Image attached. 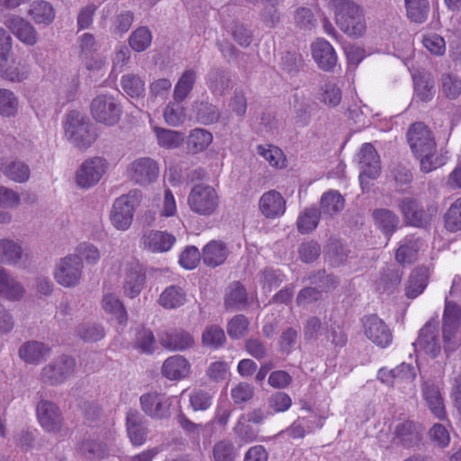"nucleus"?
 Segmentation results:
<instances>
[{
    "label": "nucleus",
    "mask_w": 461,
    "mask_h": 461,
    "mask_svg": "<svg viewBox=\"0 0 461 461\" xmlns=\"http://www.w3.org/2000/svg\"><path fill=\"white\" fill-rule=\"evenodd\" d=\"M407 142L423 173H430L447 163L443 149H438L431 130L422 122L412 123L406 134Z\"/></svg>",
    "instance_id": "nucleus-1"
},
{
    "label": "nucleus",
    "mask_w": 461,
    "mask_h": 461,
    "mask_svg": "<svg viewBox=\"0 0 461 461\" xmlns=\"http://www.w3.org/2000/svg\"><path fill=\"white\" fill-rule=\"evenodd\" d=\"M328 8L337 26L348 37L358 39L366 34L367 25L363 5L354 0H330Z\"/></svg>",
    "instance_id": "nucleus-2"
},
{
    "label": "nucleus",
    "mask_w": 461,
    "mask_h": 461,
    "mask_svg": "<svg viewBox=\"0 0 461 461\" xmlns=\"http://www.w3.org/2000/svg\"><path fill=\"white\" fill-rule=\"evenodd\" d=\"M114 272L119 271L122 276V293L129 298L137 297L146 284V270L135 258H127L122 260L112 259L106 262Z\"/></svg>",
    "instance_id": "nucleus-3"
},
{
    "label": "nucleus",
    "mask_w": 461,
    "mask_h": 461,
    "mask_svg": "<svg viewBox=\"0 0 461 461\" xmlns=\"http://www.w3.org/2000/svg\"><path fill=\"white\" fill-rule=\"evenodd\" d=\"M64 133L68 141L81 150L87 149L96 140L90 120L77 111L68 113L64 122Z\"/></svg>",
    "instance_id": "nucleus-4"
},
{
    "label": "nucleus",
    "mask_w": 461,
    "mask_h": 461,
    "mask_svg": "<svg viewBox=\"0 0 461 461\" xmlns=\"http://www.w3.org/2000/svg\"><path fill=\"white\" fill-rule=\"evenodd\" d=\"M76 359L68 355L53 358L42 366L39 374L41 384L49 386H59L73 376L76 371Z\"/></svg>",
    "instance_id": "nucleus-5"
},
{
    "label": "nucleus",
    "mask_w": 461,
    "mask_h": 461,
    "mask_svg": "<svg viewBox=\"0 0 461 461\" xmlns=\"http://www.w3.org/2000/svg\"><path fill=\"white\" fill-rule=\"evenodd\" d=\"M90 113L96 122L111 127L120 122L122 106L114 95L104 93L93 98Z\"/></svg>",
    "instance_id": "nucleus-6"
},
{
    "label": "nucleus",
    "mask_w": 461,
    "mask_h": 461,
    "mask_svg": "<svg viewBox=\"0 0 461 461\" xmlns=\"http://www.w3.org/2000/svg\"><path fill=\"white\" fill-rule=\"evenodd\" d=\"M140 198V191L131 190L114 201L111 212V221L115 229L125 230L131 226L134 209L139 205Z\"/></svg>",
    "instance_id": "nucleus-7"
},
{
    "label": "nucleus",
    "mask_w": 461,
    "mask_h": 461,
    "mask_svg": "<svg viewBox=\"0 0 461 461\" xmlns=\"http://www.w3.org/2000/svg\"><path fill=\"white\" fill-rule=\"evenodd\" d=\"M36 417L45 432L61 435L65 431L62 411L52 401L41 399L36 404Z\"/></svg>",
    "instance_id": "nucleus-8"
},
{
    "label": "nucleus",
    "mask_w": 461,
    "mask_h": 461,
    "mask_svg": "<svg viewBox=\"0 0 461 461\" xmlns=\"http://www.w3.org/2000/svg\"><path fill=\"white\" fill-rule=\"evenodd\" d=\"M83 263L77 255H68L56 264L53 276L56 282L65 288L77 286L83 277Z\"/></svg>",
    "instance_id": "nucleus-9"
},
{
    "label": "nucleus",
    "mask_w": 461,
    "mask_h": 461,
    "mask_svg": "<svg viewBox=\"0 0 461 461\" xmlns=\"http://www.w3.org/2000/svg\"><path fill=\"white\" fill-rule=\"evenodd\" d=\"M191 210L200 215L212 214L219 205L216 190L207 184L194 185L187 198Z\"/></svg>",
    "instance_id": "nucleus-10"
},
{
    "label": "nucleus",
    "mask_w": 461,
    "mask_h": 461,
    "mask_svg": "<svg viewBox=\"0 0 461 461\" xmlns=\"http://www.w3.org/2000/svg\"><path fill=\"white\" fill-rule=\"evenodd\" d=\"M108 168V162L102 157H92L82 162L75 174V182L80 187L87 189L95 185Z\"/></svg>",
    "instance_id": "nucleus-11"
},
{
    "label": "nucleus",
    "mask_w": 461,
    "mask_h": 461,
    "mask_svg": "<svg viewBox=\"0 0 461 461\" xmlns=\"http://www.w3.org/2000/svg\"><path fill=\"white\" fill-rule=\"evenodd\" d=\"M142 411L151 419L162 420L170 415L172 398L165 393L149 392L140 397Z\"/></svg>",
    "instance_id": "nucleus-12"
},
{
    "label": "nucleus",
    "mask_w": 461,
    "mask_h": 461,
    "mask_svg": "<svg viewBox=\"0 0 461 461\" xmlns=\"http://www.w3.org/2000/svg\"><path fill=\"white\" fill-rule=\"evenodd\" d=\"M461 321V308L456 303L446 299L443 313V339L445 348L453 351L457 344L453 340L459 328Z\"/></svg>",
    "instance_id": "nucleus-13"
},
{
    "label": "nucleus",
    "mask_w": 461,
    "mask_h": 461,
    "mask_svg": "<svg viewBox=\"0 0 461 461\" xmlns=\"http://www.w3.org/2000/svg\"><path fill=\"white\" fill-rule=\"evenodd\" d=\"M358 163L361 169L359 181L361 185L367 184L369 179L376 178L381 172L380 157L370 143L362 145L358 152Z\"/></svg>",
    "instance_id": "nucleus-14"
},
{
    "label": "nucleus",
    "mask_w": 461,
    "mask_h": 461,
    "mask_svg": "<svg viewBox=\"0 0 461 461\" xmlns=\"http://www.w3.org/2000/svg\"><path fill=\"white\" fill-rule=\"evenodd\" d=\"M362 322L365 336L374 344L383 348L391 345L393 333L382 319L376 315H369Z\"/></svg>",
    "instance_id": "nucleus-15"
},
{
    "label": "nucleus",
    "mask_w": 461,
    "mask_h": 461,
    "mask_svg": "<svg viewBox=\"0 0 461 461\" xmlns=\"http://www.w3.org/2000/svg\"><path fill=\"white\" fill-rule=\"evenodd\" d=\"M80 59L88 70H100L105 64L104 59L94 55L99 50V44L94 34L85 32L77 41Z\"/></svg>",
    "instance_id": "nucleus-16"
},
{
    "label": "nucleus",
    "mask_w": 461,
    "mask_h": 461,
    "mask_svg": "<svg viewBox=\"0 0 461 461\" xmlns=\"http://www.w3.org/2000/svg\"><path fill=\"white\" fill-rule=\"evenodd\" d=\"M158 172L157 162L150 158H136L128 167L131 179L142 185L154 182L158 178Z\"/></svg>",
    "instance_id": "nucleus-17"
},
{
    "label": "nucleus",
    "mask_w": 461,
    "mask_h": 461,
    "mask_svg": "<svg viewBox=\"0 0 461 461\" xmlns=\"http://www.w3.org/2000/svg\"><path fill=\"white\" fill-rule=\"evenodd\" d=\"M78 454L87 461H101L108 457L110 449L101 435L89 434L77 445Z\"/></svg>",
    "instance_id": "nucleus-18"
},
{
    "label": "nucleus",
    "mask_w": 461,
    "mask_h": 461,
    "mask_svg": "<svg viewBox=\"0 0 461 461\" xmlns=\"http://www.w3.org/2000/svg\"><path fill=\"white\" fill-rule=\"evenodd\" d=\"M5 25L20 41L27 46H34L39 41L36 29L28 21L19 15H7Z\"/></svg>",
    "instance_id": "nucleus-19"
},
{
    "label": "nucleus",
    "mask_w": 461,
    "mask_h": 461,
    "mask_svg": "<svg viewBox=\"0 0 461 461\" xmlns=\"http://www.w3.org/2000/svg\"><path fill=\"white\" fill-rule=\"evenodd\" d=\"M126 429L130 441L132 445H143L149 434V428L145 418L135 409H130L126 413Z\"/></svg>",
    "instance_id": "nucleus-20"
},
{
    "label": "nucleus",
    "mask_w": 461,
    "mask_h": 461,
    "mask_svg": "<svg viewBox=\"0 0 461 461\" xmlns=\"http://www.w3.org/2000/svg\"><path fill=\"white\" fill-rule=\"evenodd\" d=\"M161 346L170 351H185L194 345L193 336L182 329H171L158 335Z\"/></svg>",
    "instance_id": "nucleus-21"
},
{
    "label": "nucleus",
    "mask_w": 461,
    "mask_h": 461,
    "mask_svg": "<svg viewBox=\"0 0 461 461\" xmlns=\"http://www.w3.org/2000/svg\"><path fill=\"white\" fill-rule=\"evenodd\" d=\"M0 61V77L11 82H22L30 75V65L22 57L3 59Z\"/></svg>",
    "instance_id": "nucleus-22"
},
{
    "label": "nucleus",
    "mask_w": 461,
    "mask_h": 461,
    "mask_svg": "<svg viewBox=\"0 0 461 461\" xmlns=\"http://www.w3.org/2000/svg\"><path fill=\"white\" fill-rule=\"evenodd\" d=\"M260 212L267 219H276L285 212L286 203L282 194L270 190L264 193L258 201Z\"/></svg>",
    "instance_id": "nucleus-23"
},
{
    "label": "nucleus",
    "mask_w": 461,
    "mask_h": 461,
    "mask_svg": "<svg viewBox=\"0 0 461 461\" xmlns=\"http://www.w3.org/2000/svg\"><path fill=\"white\" fill-rule=\"evenodd\" d=\"M393 435L396 444L406 448L414 447L421 440V427L411 420H404L395 427Z\"/></svg>",
    "instance_id": "nucleus-24"
},
{
    "label": "nucleus",
    "mask_w": 461,
    "mask_h": 461,
    "mask_svg": "<svg viewBox=\"0 0 461 461\" xmlns=\"http://www.w3.org/2000/svg\"><path fill=\"white\" fill-rule=\"evenodd\" d=\"M312 54L314 61L322 70L330 71L337 64L338 59L334 48L323 39H318L312 44Z\"/></svg>",
    "instance_id": "nucleus-25"
},
{
    "label": "nucleus",
    "mask_w": 461,
    "mask_h": 461,
    "mask_svg": "<svg viewBox=\"0 0 461 461\" xmlns=\"http://www.w3.org/2000/svg\"><path fill=\"white\" fill-rule=\"evenodd\" d=\"M191 371L189 361L181 355L168 357L162 365L161 374L167 379L178 381L185 378Z\"/></svg>",
    "instance_id": "nucleus-26"
},
{
    "label": "nucleus",
    "mask_w": 461,
    "mask_h": 461,
    "mask_svg": "<svg viewBox=\"0 0 461 461\" xmlns=\"http://www.w3.org/2000/svg\"><path fill=\"white\" fill-rule=\"evenodd\" d=\"M19 357L27 364H38L50 353V348L40 341L23 343L19 348Z\"/></svg>",
    "instance_id": "nucleus-27"
},
{
    "label": "nucleus",
    "mask_w": 461,
    "mask_h": 461,
    "mask_svg": "<svg viewBox=\"0 0 461 461\" xmlns=\"http://www.w3.org/2000/svg\"><path fill=\"white\" fill-rule=\"evenodd\" d=\"M401 210L410 226L414 228L426 227L429 221V216L419 207L416 201L409 198L402 200Z\"/></svg>",
    "instance_id": "nucleus-28"
},
{
    "label": "nucleus",
    "mask_w": 461,
    "mask_h": 461,
    "mask_svg": "<svg viewBox=\"0 0 461 461\" xmlns=\"http://www.w3.org/2000/svg\"><path fill=\"white\" fill-rule=\"evenodd\" d=\"M429 273L426 267H416L412 270L405 285V295L414 299L421 294L428 285Z\"/></svg>",
    "instance_id": "nucleus-29"
},
{
    "label": "nucleus",
    "mask_w": 461,
    "mask_h": 461,
    "mask_svg": "<svg viewBox=\"0 0 461 461\" xmlns=\"http://www.w3.org/2000/svg\"><path fill=\"white\" fill-rule=\"evenodd\" d=\"M415 346L431 357H437L440 352V345L435 328L425 325L420 331Z\"/></svg>",
    "instance_id": "nucleus-30"
},
{
    "label": "nucleus",
    "mask_w": 461,
    "mask_h": 461,
    "mask_svg": "<svg viewBox=\"0 0 461 461\" xmlns=\"http://www.w3.org/2000/svg\"><path fill=\"white\" fill-rule=\"evenodd\" d=\"M24 288L12 277L8 272L0 268V296L10 300L18 301L23 298L24 294Z\"/></svg>",
    "instance_id": "nucleus-31"
},
{
    "label": "nucleus",
    "mask_w": 461,
    "mask_h": 461,
    "mask_svg": "<svg viewBox=\"0 0 461 461\" xmlns=\"http://www.w3.org/2000/svg\"><path fill=\"white\" fill-rule=\"evenodd\" d=\"M212 140V132L205 129L195 128L191 130L187 136L186 148L192 154L201 153L208 149Z\"/></svg>",
    "instance_id": "nucleus-32"
},
{
    "label": "nucleus",
    "mask_w": 461,
    "mask_h": 461,
    "mask_svg": "<svg viewBox=\"0 0 461 461\" xmlns=\"http://www.w3.org/2000/svg\"><path fill=\"white\" fill-rule=\"evenodd\" d=\"M144 246L152 252L168 251L176 241L169 232H149L143 236Z\"/></svg>",
    "instance_id": "nucleus-33"
},
{
    "label": "nucleus",
    "mask_w": 461,
    "mask_h": 461,
    "mask_svg": "<svg viewBox=\"0 0 461 461\" xmlns=\"http://www.w3.org/2000/svg\"><path fill=\"white\" fill-rule=\"evenodd\" d=\"M28 14L37 24L50 25L55 19L56 13L50 2L39 0L33 2Z\"/></svg>",
    "instance_id": "nucleus-34"
},
{
    "label": "nucleus",
    "mask_w": 461,
    "mask_h": 461,
    "mask_svg": "<svg viewBox=\"0 0 461 461\" xmlns=\"http://www.w3.org/2000/svg\"><path fill=\"white\" fill-rule=\"evenodd\" d=\"M423 395L433 415L438 420H445L447 418V412L438 388L433 384H426L423 387Z\"/></svg>",
    "instance_id": "nucleus-35"
},
{
    "label": "nucleus",
    "mask_w": 461,
    "mask_h": 461,
    "mask_svg": "<svg viewBox=\"0 0 461 461\" xmlns=\"http://www.w3.org/2000/svg\"><path fill=\"white\" fill-rule=\"evenodd\" d=\"M101 305L103 310L106 313L111 314L120 324H125L127 322V311L115 294H104L101 301Z\"/></svg>",
    "instance_id": "nucleus-36"
},
{
    "label": "nucleus",
    "mask_w": 461,
    "mask_h": 461,
    "mask_svg": "<svg viewBox=\"0 0 461 461\" xmlns=\"http://www.w3.org/2000/svg\"><path fill=\"white\" fill-rule=\"evenodd\" d=\"M228 250L225 245L220 241H211L203 249L202 258L203 263L212 267L221 265L227 258Z\"/></svg>",
    "instance_id": "nucleus-37"
},
{
    "label": "nucleus",
    "mask_w": 461,
    "mask_h": 461,
    "mask_svg": "<svg viewBox=\"0 0 461 461\" xmlns=\"http://www.w3.org/2000/svg\"><path fill=\"white\" fill-rule=\"evenodd\" d=\"M186 301L185 292L177 285H169L158 297V303L165 309H176L185 304Z\"/></svg>",
    "instance_id": "nucleus-38"
},
{
    "label": "nucleus",
    "mask_w": 461,
    "mask_h": 461,
    "mask_svg": "<svg viewBox=\"0 0 461 461\" xmlns=\"http://www.w3.org/2000/svg\"><path fill=\"white\" fill-rule=\"evenodd\" d=\"M407 18L415 23H423L427 21L430 6L429 0H404Z\"/></svg>",
    "instance_id": "nucleus-39"
},
{
    "label": "nucleus",
    "mask_w": 461,
    "mask_h": 461,
    "mask_svg": "<svg viewBox=\"0 0 461 461\" xmlns=\"http://www.w3.org/2000/svg\"><path fill=\"white\" fill-rule=\"evenodd\" d=\"M257 151L271 167L276 169H284L286 167V157L278 147L269 144L258 145Z\"/></svg>",
    "instance_id": "nucleus-40"
},
{
    "label": "nucleus",
    "mask_w": 461,
    "mask_h": 461,
    "mask_svg": "<svg viewBox=\"0 0 461 461\" xmlns=\"http://www.w3.org/2000/svg\"><path fill=\"white\" fill-rule=\"evenodd\" d=\"M195 81L196 72L194 69L185 70L174 87V100L183 102L193 90Z\"/></svg>",
    "instance_id": "nucleus-41"
},
{
    "label": "nucleus",
    "mask_w": 461,
    "mask_h": 461,
    "mask_svg": "<svg viewBox=\"0 0 461 461\" xmlns=\"http://www.w3.org/2000/svg\"><path fill=\"white\" fill-rule=\"evenodd\" d=\"M1 171L5 176L15 183H25L29 180L31 171L23 161H11L3 165Z\"/></svg>",
    "instance_id": "nucleus-42"
},
{
    "label": "nucleus",
    "mask_w": 461,
    "mask_h": 461,
    "mask_svg": "<svg viewBox=\"0 0 461 461\" xmlns=\"http://www.w3.org/2000/svg\"><path fill=\"white\" fill-rule=\"evenodd\" d=\"M121 86L124 93L131 98L143 97L145 95V81L138 75L127 73L121 78Z\"/></svg>",
    "instance_id": "nucleus-43"
},
{
    "label": "nucleus",
    "mask_w": 461,
    "mask_h": 461,
    "mask_svg": "<svg viewBox=\"0 0 461 461\" xmlns=\"http://www.w3.org/2000/svg\"><path fill=\"white\" fill-rule=\"evenodd\" d=\"M320 206L323 213L333 215L344 209L345 199L338 191L329 190L321 195Z\"/></svg>",
    "instance_id": "nucleus-44"
},
{
    "label": "nucleus",
    "mask_w": 461,
    "mask_h": 461,
    "mask_svg": "<svg viewBox=\"0 0 461 461\" xmlns=\"http://www.w3.org/2000/svg\"><path fill=\"white\" fill-rule=\"evenodd\" d=\"M153 131L158 145L164 149H176L180 147L185 140V136L180 131L159 127H154Z\"/></svg>",
    "instance_id": "nucleus-45"
},
{
    "label": "nucleus",
    "mask_w": 461,
    "mask_h": 461,
    "mask_svg": "<svg viewBox=\"0 0 461 461\" xmlns=\"http://www.w3.org/2000/svg\"><path fill=\"white\" fill-rule=\"evenodd\" d=\"M152 38L151 31L147 26H140L131 33L128 42L132 50L142 52L149 48Z\"/></svg>",
    "instance_id": "nucleus-46"
},
{
    "label": "nucleus",
    "mask_w": 461,
    "mask_h": 461,
    "mask_svg": "<svg viewBox=\"0 0 461 461\" xmlns=\"http://www.w3.org/2000/svg\"><path fill=\"white\" fill-rule=\"evenodd\" d=\"M76 334L85 342H96L104 338L105 330L100 324L86 321L77 327Z\"/></svg>",
    "instance_id": "nucleus-47"
},
{
    "label": "nucleus",
    "mask_w": 461,
    "mask_h": 461,
    "mask_svg": "<svg viewBox=\"0 0 461 461\" xmlns=\"http://www.w3.org/2000/svg\"><path fill=\"white\" fill-rule=\"evenodd\" d=\"M376 228L384 230H394L399 225V218L387 209H376L372 213Z\"/></svg>",
    "instance_id": "nucleus-48"
},
{
    "label": "nucleus",
    "mask_w": 461,
    "mask_h": 461,
    "mask_svg": "<svg viewBox=\"0 0 461 461\" xmlns=\"http://www.w3.org/2000/svg\"><path fill=\"white\" fill-rule=\"evenodd\" d=\"M214 393L212 390L194 389L189 395V402L193 410L195 411L208 410L212 406Z\"/></svg>",
    "instance_id": "nucleus-49"
},
{
    "label": "nucleus",
    "mask_w": 461,
    "mask_h": 461,
    "mask_svg": "<svg viewBox=\"0 0 461 461\" xmlns=\"http://www.w3.org/2000/svg\"><path fill=\"white\" fill-rule=\"evenodd\" d=\"M19 107L17 96L9 89L0 88V115L14 117Z\"/></svg>",
    "instance_id": "nucleus-50"
},
{
    "label": "nucleus",
    "mask_w": 461,
    "mask_h": 461,
    "mask_svg": "<svg viewBox=\"0 0 461 461\" xmlns=\"http://www.w3.org/2000/svg\"><path fill=\"white\" fill-rule=\"evenodd\" d=\"M341 90L334 82H326L320 89L319 98L330 107H336L341 102Z\"/></svg>",
    "instance_id": "nucleus-51"
},
{
    "label": "nucleus",
    "mask_w": 461,
    "mask_h": 461,
    "mask_svg": "<svg viewBox=\"0 0 461 461\" xmlns=\"http://www.w3.org/2000/svg\"><path fill=\"white\" fill-rule=\"evenodd\" d=\"M212 455L213 461H234L237 452L231 441L222 439L213 445Z\"/></svg>",
    "instance_id": "nucleus-52"
},
{
    "label": "nucleus",
    "mask_w": 461,
    "mask_h": 461,
    "mask_svg": "<svg viewBox=\"0 0 461 461\" xmlns=\"http://www.w3.org/2000/svg\"><path fill=\"white\" fill-rule=\"evenodd\" d=\"M225 341L226 336L224 330L217 325L208 326L203 332L202 342L206 347L218 348L223 346Z\"/></svg>",
    "instance_id": "nucleus-53"
},
{
    "label": "nucleus",
    "mask_w": 461,
    "mask_h": 461,
    "mask_svg": "<svg viewBox=\"0 0 461 461\" xmlns=\"http://www.w3.org/2000/svg\"><path fill=\"white\" fill-rule=\"evenodd\" d=\"M163 116L165 122L171 126H178L185 120V112L181 102H170L165 108Z\"/></svg>",
    "instance_id": "nucleus-54"
},
{
    "label": "nucleus",
    "mask_w": 461,
    "mask_h": 461,
    "mask_svg": "<svg viewBox=\"0 0 461 461\" xmlns=\"http://www.w3.org/2000/svg\"><path fill=\"white\" fill-rule=\"evenodd\" d=\"M134 347L145 354H151L156 348V339L153 332L149 329L138 330Z\"/></svg>",
    "instance_id": "nucleus-55"
},
{
    "label": "nucleus",
    "mask_w": 461,
    "mask_h": 461,
    "mask_svg": "<svg viewBox=\"0 0 461 461\" xmlns=\"http://www.w3.org/2000/svg\"><path fill=\"white\" fill-rule=\"evenodd\" d=\"M22 257L21 248L13 241L0 240V263L14 264Z\"/></svg>",
    "instance_id": "nucleus-56"
},
{
    "label": "nucleus",
    "mask_w": 461,
    "mask_h": 461,
    "mask_svg": "<svg viewBox=\"0 0 461 461\" xmlns=\"http://www.w3.org/2000/svg\"><path fill=\"white\" fill-rule=\"evenodd\" d=\"M320 212L316 208H306L298 216L299 230H313L319 222Z\"/></svg>",
    "instance_id": "nucleus-57"
},
{
    "label": "nucleus",
    "mask_w": 461,
    "mask_h": 461,
    "mask_svg": "<svg viewBox=\"0 0 461 461\" xmlns=\"http://www.w3.org/2000/svg\"><path fill=\"white\" fill-rule=\"evenodd\" d=\"M131 59V51L124 45H119L115 48L112 56V74L121 73L129 64Z\"/></svg>",
    "instance_id": "nucleus-58"
},
{
    "label": "nucleus",
    "mask_w": 461,
    "mask_h": 461,
    "mask_svg": "<svg viewBox=\"0 0 461 461\" xmlns=\"http://www.w3.org/2000/svg\"><path fill=\"white\" fill-rule=\"evenodd\" d=\"M134 21V14L131 11H122L117 14L113 21V32L122 35L131 27Z\"/></svg>",
    "instance_id": "nucleus-59"
},
{
    "label": "nucleus",
    "mask_w": 461,
    "mask_h": 461,
    "mask_svg": "<svg viewBox=\"0 0 461 461\" xmlns=\"http://www.w3.org/2000/svg\"><path fill=\"white\" fill-rule=\"evenodd\" d=\"M247 302V293L243 286L240 284H234L230 288V292L225 298V305L227 308H239Z\"/></svg>",
    "instance_id": "nucleus-60"
},
{
    "label": "nucleus",
    "mask_w": 461,
    "mask_h": 461,
    "mask_svg": "<svg viewBox=\"0 0 461 461\" xmlns=\"http://www.w3.org/2000/svg\"><path fill=\"white\" fill-rule=\"evenodd\" d=\"M445 223L449 230H461V197L456 199L447 210Z\"/></svg>",
    "instance_id": "nucleus-61"
},
{
    "label": "nucleus",
    "mask_w": 461,
    "mask_h": 461,
    "mask_svg": "<svg viewBox=\"0 0 461 461\" xmlns=\"http://www.w3.org/2000/svg\"><path fill=\"white\" fill-rule=\"evenodd\" d=\"M430 440L438 447H446L450 443V434L447 428L440 423H435L429 431Z\"/></svg>",
    "instance_id": "nucleus-62"
},
{
    "label": "nucleus",
    "mask_w": 461,
    "mask_h": 461,
    "mask_svg": "<svg viewBox=\"0 0 461 461\" xmlns=\"http://www.w3.org/2000/svg\"><path fill=\"white\" fill-rule=\"evenodd\" d=\"M418 246L415 242L401 245L395 253V259L402 266L412 264L417 259Z\"/></svg>",
    "instance_id": "nucleus-63"
},
{
    "label": "nucleus",
    "mask_w": 461,
    "mask_h": 461,
    "mask_svg": "<svg viewBox=\"0 0 461 461\" xmlns=\"http://www.w3.org/2000/svg\"><path fill=\"white\" fill-rule=\"evenodd\" d=\"M442 91L449 99H456L461 94V80L451 74L442 77Z\"/></svg>",
    "instance_id": "nucleus-64"
}]
</instances>
